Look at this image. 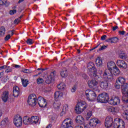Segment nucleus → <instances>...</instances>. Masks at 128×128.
Wrapping results in <instances>:
<instances>
[{
    "instance_id": "f3484780",
    "label": "nucleus",
    "mask_w": 128,
    "mask_h": 128,
    "mask_svg": "<svg viewBox=\"0 0 128 128\" xmlns=\"http://www.w3.org/2000/svg\"><path fill=\"white\" fill-rule=\"evenodd\" d=\"M20 94V88L18 86H14L13 88V96L15 98H18V96Z\"/></svg>"
},
{
    "instance_id": "79ce46f5",
    "label": "nucleus",
    "mask_w": 128,
    "mask_h": 128,
    "mask_svg": "<svg viewBox=\"0 0 128 128\" xmlns=\"http://www.w3.org/2000/svg\"><path fill=\"white\" fill-rule=\"evenodd\" d=\"M118 42V38L116 37H114V38H112V43L116 44Z\"/></svg>"
},
{
    "instance_id": "bb28decb",
    "label": "nucleus",
    "mask_w": 128,
    "mask_h": 128,
    "mask_svg": "<svg viewBox=\"0 0 128 128\" xmlns=\"http://www.w3.org/2000/svg\"><path fill=\"white\" fill-rule=\"evenodd\" d=\"M9 122L8 118H6L1 122V126L4 128V126H6V124H8Z\"/></svg>"
},
{
    "instance_id": "c03bdc74",
    "label": "nucleus",
    "mask_w": 128,
    "mask_h": 128,
    "mask_svg": "<svg viewBox=\"0 0 128 128\" xmlns=\"http://www.w3.org/2000/svg\"><path fill=\"white\" fill-rule=\"evenodd\" d=\"M9 14L12 15L14 14H16V10H10L9 12Z\"/></svg>"
},
{
    "instance_id": "37998d69",
    "label": "nucleus",
    "mask_w": 128,
    "mask_h": 128,
    "mask_svg": "<svg viewBox=\"0 0 128 128\" xmlns=\"http://www.w3.org/2000/svg\"><path fill=\"white\" fill-rule=\"evenodd\" d=\"M118 128H124V121L121 122V124H119V127Z\"/></svg>"
},
{
    "instance_id": "7ed1b4c3",
    "label": "nucleus",
    "mask_w": 128,
    "mask_h": 128,
    "mask_svg": "<svg viewBox=\"0 0 128 128\" xmlns=\"http://www.w3.org/2000/svg\"><path fill=\"white\" fill-rule=\"evenodd\" d=\"M109 99L108 94L106 92H103L98 96L96 100L98 102L106 104V102H108Z\"/></svg>"
},
{
    "instance_id": "72a5a7b5",
    "label": "nucleus",
    "mask_w": 128,
    "mask_h": 128,
    "mask_svg": "<svg viewBox=\"0 0 128 128\" xmlns=\"http://www.w3.org/2000/svg\"><path fill=\"white\" fill-rule=\"evenodd\" d=\"M93 76H94V80H97V82H100V76H98L96 75L98 74V70L96 71V72H93Z\"/></svg>"
},
{
    "instance_id": "58836bf2",
    "label": "nucleus",
    "mask_w": 128,
    "mask_h": 128,
    "mask_svg": "<svg viewBox=\"0 0 128 128\" xmlns=\"http://www.w3.org/2000/svg\"><path fill=\"white\" fill-rule=\"evenodd\" d=\"M36 82L38 84H42V82H44V79L39 78L36 80Z\"/></svg>"
},
{
    "instance_id": "dca6fc26",
    "label": "nucleus",
    "mask_w": 128,
    "mask_h": 128,
    "mask_svg": "<svg viewBox=\"0 0 128 128\" xmlns=\"http://www.w3.org/2000/svg\"><path fill=\"white\" fill-rule=\"evenodd\" d=\"M99 84L102 88H108V80H98Z\"/></svg>"
},
{
    "instance_id": "0eeeda50",
    "label": "nucleus",
    "mask_w": 128,
    "mask_h": 128,
    "mask_svg": "<svg viewBox=\"0 0 128 128\" xmlns=\"http://www.w3.org/2000/svg\"><path fill=\"white\" fill-rule=\"evenodd\" d=\"M72 124V122L70 118H67L65 119L62 122L61 125L62 128H74Z\"/></svg>"
},
{
    "instance_id": "473e14b6",
    "label": "nucleus",
    "mask_w": 128,
    "mask_h": 128,
    "mask_svg": "<svg viewBox=\"0 0 128 128\" xmlns=\"http://www.w3.org/2000/svg\"><path fill=\"white\" fill-rule=\"evenodd\" d=\"M119 58L122 60H126V58H128V56H126V54L124 53V52H122L119 55Z\"/></svg>"
},
{
    "instance_id": "412c9836",
    "label": "nucleus",
    "mask_w": 128,
    "mask_h": 128,
    "mask_svg": "<svg viewBox=\"0 0 128 128\" xmlns=\"http://www.w3.org/2000/svg\"><path fill=\"white\" fill-rule=\"evenodd\" d=\"M112 78L113 74L114 76H118V74H120V69H118V68L116 66L115 68L112 69Z\"/></svg>"
},
{
    "instance_id": "e433bc0d",
    "label": "nucleus",
    "mask_w": 128,
    "mask_h": 128,
    "mask_svg": "<svg viewBox=\"0 0 128 128\" xmlns=\"http://www.w3.org/2000/svg\"><path fill=\"white\" fill-rule=\"evenodd\" d=\"M0 6H8L7 0H0Z\"/></svg>"
},
{
    "instance_id": "b1692460",
    "label": "nucleus",
    "mask_w": 128,
    "mask_h": 128,
    "mask_svg": "<svg viewBox=\"0 0 128 128\" xmlns=\"http://www.w3.org/2000/svg\"><path fill=\"white\" fill-rule=\"evenodd\" d=\"M96 66H102V60L100 57H98L96 60Z\"/></svg>"
},
{
    "instance_id": "4be33fe9",
    "label": "nucleus",
    "mask_w": 128,
    "mask_h": 128,
    "mask_svg": "<svg viewBox=\"0 0 128 128\" xmlns=\"http://www.w3.org/2000/svg\"><path fill=\"white\" fill-rule=\"evenodd\" d=\"M124 82H126V79L124 77H119L116 80V83L120 84H121L122 86L126 84Z\"/></svg>"
},
{
    "instance_id": "393cba45",
    "label": "nucleus",
    "mask_w": 128,
    "mask_h": 128,
    "mask_svg": "<svg viewBox=\"0 0 128 128\" xmlns=\"http://www.w3.org/2000/svg\"><path fill=\"white\" fill-rule=\"evenodd\" d=\"M108 111L114 114H116L117 112H118V108H116L112 106L108 108Z\"/></svg>"
},
{
    "instance_id": "0e129e2a",
    "label": "nucleus",
    "mask_w": 128,
    "mask_h": 128,
    "mask_svg": "<svg viewBox=\"0 0 128 128\" xmlns=\"http://www.w3.org/2000/svg\"><path fill=\"white\" fill-rule=\"evenodd\" d=\"M118 26H113L112 27V30L114 31L116 30H118Z\"/></svg>"
},
{
    "instance_id": "6e6552de",
    "label": "nucleus",
    "mask_w": 128,
    "mask_h": 128,
    "mask_svg": "<svg viewBox=\"0 0 128 128\" xmlns=\"http://www.w3.org/2000/svg\"><path fill=\"white\" fill-rule=\"evenodd\" d=\"M14 122L17 128L22 126V116L18 115L14 116Z\"/></svg>"
},
{
    "instance_id": "de8ad7c7",
    "label": "nucleus",
    "mask_w": 128,
    "mask_h": 128,
    "mask_svg": "<svg viewBox=\"0 0 128 128\" xmlns=\"http://www.w3.org/2000/svg\"><path fill=\"white\" fill-rule=\"evenodd\" d=\"M63 110H68V105L66 104L63 106Z\"/></svg>"
},
{
    "instance_id": "a211bd4d",
    "label": "nucleus",
    "mask_w": 128,
    "mask_h": 128,
    "mask_svg": "<svg viewBox=\"0 0 128 128\" xmlns=\"http://www.w3.org/2000/svg\"><path fill=\"white\" fill-rule=\"evenodd\" d=\"M89 124L92 126H96L98 124H100V121L96 118H93L90 120Z\"/></svg>"
},
{
    "instance_id": "c756f323",
    "label": "nucleus",
    "mask_w": 128,
    "mask_h": 128,
    "mask_svg": "<svg viewBox=\"0 0 128 128\" xmlns=\"http://www.w3.org/2000/svg\"><path fill=\"white\" fill-rule=\"evenodd\" d=\"M122 121H118L116 120H114V122L113 124V128H119L120 124H121Z\"/></svg>"
},
{
    "instance_id": "7c9ffc66",
    "label": "nucleus",
    "mask_w": 128,
    "mask_h": 128,
    "mask_svg": "<svg viewBox=\"0 0 128 128\" xmlns=\"http://www.w3.org/2000/svg\"><path fill=\"white\" fill-rule=\"evenodd\" d=\"M6 34V28L4 26H2L0 28V36H4Z\"/></svg>"
},
{
    "instance_id": "f257e3e1",
    "label": "nucleus",
    "mask_w": 128,
    "mask_h": 128,
    "mask_svg": "<svg viewBox=\"0 0 128 128\" xmlns=\"http://www.w3.org/2000/svg\"><path fill=\"white\" fill-rule=\"evenodd\" d=\"M108 68L105 70L103 74V78H108V80H112V69L116 68V66L114 62L111 61L107 64Z\"/></svg>"
},
{
    "instance_id": "2eb2a0df",
    "label": "nucleus",
    "mask_w": 128,
    "mask_h": 128,
    "mask_svg": "<svg viewBox=\"0 0 128 128\" xmlns=\"http://www.w3.org/2000/svg\"><path fill=\"white\" fill-rule=\"evenodd\" d=\"M88 68L90 72H91L92 74H93V72L96 73V71L98 70L96 68L94 67V64L93 62L89 63L88 65Z\"/></svg>"
},
{
    "instance_id": "f8f14e48",
    "label": "nucleus",
    "mask_w": 128,
    "mask_h": 128,
    "mask_svg": "<svg viewBox=\"0 0 128 128\" xmlns=\"http://www.w3.org/2000/svg\"><path fill=\"white\" fill-rule=\"evenodd\" d=\"M112 122H114V119L110 116H108L105 120V126L106 128H110L112 126Z\"/></svg>"
},
{
    "instance_id": "c85d7f7f",
    "label": "nucleus",
    "mask_w": 128,
    "mask_h": 128,
    "mask_svg": "<svg viewBox=\"0 0 128 128\" xmlns=\"http://www.w3.org/2000/svg\"><path fill=\"white\" fill-rule=\"evenodd\" d=\"M57 88L60 90H66V84L61 82L57 86Z\"/></svg>"
},
{
    "instance_id": "13d9d810",
    "label": "nucleus",
    "mask_w": 128,
    "mask_h": 128,
    "mask_svg": "<svg viewBox=\"0 0 128 128\" xmlns=\"http://www.w3.org/2000/svg\"><path fill=\"white\" fill-rule=\"evenodd\" d=\"M66 110H64V108H62V111L60 113V116H64V114H66Z\"/></svg>"
},
{
    "instance_id": "4c0bfd02",
    "label": "nucleus",
    "mask_w": 128,
    "mask_h": 128,
    "mask_svg": "<svg viewBox=\"0 0 128 128\" xmlns=\"http://www.w3.org/2000/svg\"><path fill=\"white\" fill-rule=\"evenodd\" d=\"M56 114H53L52 115H50L49 116V118L51 122H53L54 121V120L56 119Z\"/></svg>"
},
{
    "instance_id": "3c124183",
    "label": "nucleus",
    "mask_w": 128,
    "mask_h": 128,
    "mask_svg": "<svg viewBox=\"0 0 128 128\" xmlns=\"http://www.w3.org/2000/svg\"><path fill=\"white\" fill-rule=\"evenodd\" d=\"M76 90V86H74L71 90L72 92H74Z\"/></svg>"
},
{
    "instance_id": "f704fd0d",
    "label": "nucleus",
    "mask_w": 128,
    "mask_h": 128,
    "mask_svg": "<svg viewBox=\"0 0 128 128\" xmlns=\"http://www.w3.org/2000/svg\"><path fill=\"white\" fill-rule=\"evenodd\" d=\"M60 96H62V92L60 91H57L54 93V98H58Z\"/></svg>"
},
{
    "instance_id": "2f4dec72",
    "label": "nucleus",
    "mask_w": 128,
    "mask_h": 128,
    "mask_svg": "<svg viewBox=\"0 0 128 128\" xmlns=\"http://www.w3.org/2000/svg\"><path fill=\"white\" fill-rule=\"evenodd\" d=\"M53 106L54 108H56L57 110L60 108V102L56 101L53 104Z\"/></svg>"
},
{
    "instance_id": "9b49d317",
    "label": "nucleus",
    "mask_w": 128,
    "mask_h": 128,
    "mask_svg": "<svg viewBox=\"0 0 128 128\" xmlns=\"http://www.w3.org/2000/svg\"><path fill=\"white\" fill-rule=\"evenodd\" d=\"M56 76V71H54L50 73V74L47 76L45 82L50 84H51L52 82H54V78Z\"/></svg>"
},
{
    "instance_id": "a18cd8bd",
    "label": "nucleus",
    "mask_w": 128,
    "mask_h": 128,
    "mask_svg": "<svg viewBox=\"0 0 128 128\" xmlns=\"http://www.w3.org/2000/svg\"><path fill=\"white\" fill-rule=\"evenodd\" d=\"M23 72H24L25 74H30L31 72L30 70H28V69H24L22 70Z\"/></svg>"
},
{
    "instance_id": "ddd939ff",
    "label": "nucleus",
    "mask_w": 128,
    "mask_h": 128,
    "mask_svg": "<svg viewBox=\"0 0 128 128\" xmlns=\"http://www.w3.org/2000/svg\"><path fill=\"white\" fill-rule=\"evenodd\" d=\"M117 66L119 68H124V70H126L128 68V64L124 60H118L116 62Z\"/></svg>"
},
{
    "instance_id": "39448f33",
    "label": "nucleus",
    "mask_w": 128,
    "mask_h": 128,
    "mask_svg": "<svg viewBox=\"0 0 128 128\" xmlns=\"http://www.w3.org/2000/svg\"><path fill=\"white\" fill-rule=\"evenodd\" d=\"M86 108V104L78 103L75 107V112L77 114H82Z\"/></svg>"
},
{
    "instance_id": "052dcab7",
    "label": "nucleus",
    "mask_w": 128,
    "mask_h": 128,
    "mask_svg": "<svg viewBox=\"0 0 128 128\" xmlns=\"http://www.w3.org/2000/svg\"><path fill=\"white\" fill-rule=\"evenodd\" d=\"M106 38V35H103L101 37V40H104Z\"/></svg>"
},
{
    "instance_id": "c9c22d12",
    "label": "nucleus",
    "mask_w": 128,
    "mask_h": 128,
    "mask_svg": "<svg viewBox=\"0 0 128 128\" xmlns=\"http://www.w3.org/2000/svg\"><path fill=\"white\" fill-rule=\"evenodd\" d=\"M92 116V110H88L87 112V115L86 116V119L88 120V118H90V116Z\"/></svg>"
},
{
    "instance_id": "a19ab883",
    "label": "nucleus",
    "mask_w": 128,
    "mask_h": 128,
    "mask_svg": "<svg viewBox=\"0 0 128 128\" xmlns=\"http://www.w3.org/2000/svg\"><path fill=\"white\" fill-rule=\"evenodd\" d=\"M115 88L117 90H120V86H122V85L120 84H118L116 82L114 84Z\"/></svg>"
},
{
    "instance_id": "aec40b11",
    "label": "nucleus",
    "mask_w": 128,
    "mask_h": 128,
    "mask_svg": "<svg viewBox=\"0 0 128 128\" xmlns=\"http://www.w3.org/2000/svg\"><path fill=\"white\" fill-rule=\"evenodd\" d=\"M2 99L4 102H6L8 100V92L5 91L3 92L2 96Z\"/></svg>"
},
{
    "instance_id": "603ef678",
    "label": "nucleus",
    "mask_w": 128,
    "mask_h": 128,
    "mask_svg": "<svg viewBox=\"0 0 128 128\" xmlns=\"http://www.w3.org/2000/svg\"><path fill=\"white\" fill-rule=\"evenodd\" d=\"M84 128H90L92 126V125L90 124L89 123L88 124H87L86 125H84Z\"/></svg>"
},
{
    "instance_id": "338daca9",
    "label": "nucleus",
    "mask_w": 128,
    "mask_h": 128,
    "mask_svg": "<svg viewBox=\"0 0 128 128\" xmlns=\"http://www.w3.org/2000/svg\"><path fill=\"white\" fill-rule=\"evenodd\" d=\"M52 124H49L46 127V128H52Z\"/></svg>"
},
{
    "instance_id": "ea45409f",
    "label": "nucleus",
    "mask_w": 128,
    "mask_h": 128,
    "mask_svg": "<svg viewBox=\"0 0 128 128\" xmlns=\"http://www.w3.org/2000/svg\"><path fill=\"white\" fill-rule=\"evenodd\" d=\"M26 42L27 44H34V40L32 39L28 38L26 41Z\"/></svg>"
},
{
    "instance_id": "f03ea898",
    "label": "nucleus",
    "mask_w": 128,
    "mask_h": 128,
    "mask_svg": "<svg viewBox=\"0 0 128 128\" xmlns=\"http://www.w3.org/2000/svg\"><path fill=\"white\" fill-rule=\"evenodd\" d=\"M122 92L124 96L122 98V102L123 104H128V98H126V96H128V83H126L124 84L121 87Z\"/></svg>"
},
{
    "instance_id": "9d476101",
    "label": "nucleus",
    "mask_w": 128,
    "mask_h": 128,
    "mask_svg": "<svg viewBox=\"0 0 128 128\" xmlns=\"http://www.w3.org/2000/svg\"><path fill=\"white\" fill-rule=\"evenodd\" d=\"M38 104L40 108H46L48 102L46 100L44 99L42 96H39L38 98Z\"/></svg>"
},
{
    "instance_id": "09e8293b",
    "label": "nucleus",
    "mask_w": 128,
    "mask_h": 128,
    "mask_svg": "<svg viewBox=\"0 0 128 128\" xmlns=\"http://www.w3.org/2000/svg\"><path fill=\"white\" fill-rule=\"evenodd\" d=\"M106 48H108V46H101V48H99V50H106Z\"/></svg>"
},
{
    "instance_id": "680f3d73",
    "label": "nucleus",
    "mask_w": 128,
    "mask_h": 128,
    "mask_svg": "<svg viewBox=\"0 0 128 128\" xmlns=\"http://www.w3.org/2000/svg\"><path fill=\"white\" fill-rule=\"evenodd\" d=\"M4 68H8V66L4 65V66H0V70H2Z\"/></svg>"
},
{
    "instance_id": "6e6d98bb",
    "label": "nucleus",
    "mask_w": 128,
    "mask_h": 128,
    "mask_svg": "<svg viewBox=\"0 0 128 128\" xmlns=\"http://www.w3.org/2000/svg\"><path fill=\"white\" fill-rule=\"evenodd\" d=\"M118 33H119V34H121V36H124L126 34V31H124V30H122V31L119 30L118 31Z\"/></svg>"
},
{
    "instance_id": "49530a36",
    "label": "nucleus",
    "mask_w": 128,
    "mask_h": 128,
    "mask_svg": "<svg viewBox=\"0 0 128 128\" xmlns=\"http://www.w3.org/2000/svg\"><path fill=\"white\" fill-rule=\"evenodd\" d=\"M30 120L31 124H34V116H32L31 118H30Z\"/></svg>"
},
{
    "instance_id": "4d7b16f0",
    "label": "nucleus",
    "mask_w": 128,
    "mask_h": 128,
    "mask_svg": "<svg viewBox=\"0 0 128 128\" xmlns=\"http://www.w3.org/2000/svg\"><path fill=\"white\" fill-rule=\"evenodd\" d=\"M20 22V18H16L14 20V24H18V22Z\"/></svg>"
},
{
    "instance_id": "20e7f679",
    "label": "nucleus",
    "mask_w": 128,
    "mask_h": 128,
    "mask_svg": "<svg viewBox=\"0 0 128 128\" xmlns=\"http://www.w3.org/2000/svg\"><path fill=\"white\" fill-rule=\"evenodd\" d=\"M85 96L86 100L89 102H93L96 98V94L92 90H87L85 92Z\"/></svg>"
},
{
    "instance_id": "e2e57ef3",
    "label": "nucleus",
    "mask_w": 128,
    "mask_h": 128,
    "mask_svg": "<svg viewBox=\"0 0 128 128\" xmlns=\"http://www.w3.org/2000/svg\"><path fill=\"white\" fill-rule=\"evenodd\" d=\"M12 70V68L7 69L6 70L5 72H6V74H8V72H10Z\"/></svg>"
},
{
    "instance_id": "423d86ee",
    "label": "nucleus",
    "mask_w": 128,
    "mask_h": 128,
    "mask_svg": "<svg viewBox=\"0 0 128 128\" xmlns=\"http://www.w3.org/2000/svg\"><path fill=\"white\" fill-rule=\"evenodd\" d=\"M28 104L31 106H34L36 104V94H31L28 97V100H27Z\"/></svg>"
},
{
    "instance_id": "774afa93",
    "label": "nucleus",
    "mask_w": 128,
    "mask_h": 128,
    "mask_svg": "<svg viewBox=\"0 0 128 128\" xmlns=\"http://www.w3.org/2000/svg\"><path fill=\"white\" fill-rule=\"evenodd\" d=\"M74 128H84L80 126H76L74 127Z\"/></svg>"
},
{
    "instance_id": "4468645a",
    "label": "nucleus",
    "mask_w": 128,
    "mask_h": 128,
    "mask_svg": "<svg viewBox=\"0 0 128 128\" xmlns=\"http://www.w3.org/2000/svg\"><path fill=\"white\" fill-rule=\"evenodd\" d=\"M98 84V81L96 80H92L90 81H88V86L90 88H94V86H96Z\"/></svg>"
},
{
    "instance_id": "1a4fd4ad",
    "label": "nucleus",
    "mask_w": 128,
    "mask_h": 128,
    "mask_svg": "<svg viewBox=\"0 0 128 128\" xmlns=\"http://www.w3.org/2000/svg\"><path fill=\"white\" fill-rule=\"evenodd\" d=\"M108 102L112 106H116L118 104H120V98L118 96H114L108 100Z\"/></svg>"
},
{
    "instance_id": "5fc2aeb1",
    "label": "nucleus",
    "mask_w": 128,
    "mask_h": 128,
    "mask_svg": "<svg viewBox=\"0 0 128 128\" xmlns=\"http://www.w3.org/2000/svg\"><path fill=\"white\" fill-rule=\"evenodd\" d=\"M10 35L8 34L7 35L5 38H4V40H10Z\"/></svg>"
},
{
    "instance_id": "8fccbe9b",
    "label": "nucleus",
    "mask_w": 128,
    "mask_h": 128,
    "mask_svg": "<svg viewBox=\"0 0 128 128\" xmlns=\"http://www.w3.org/2000/svg\"><path fill=\"white\" fill-rule=\"evenodd\" d=\"M82 78L84 80H88V76L86 74H82Z\"/></svg>"
},
{
    "instance_id": "a878e982",
    "label": "nucleus",
    "mask_w": 128,
    "mask_h": 128,
    "mask_svg": "<svg viewBox=\"0 0 128 128\" xmlns=\"http://www.w3.org/2000/svg\"><path fill=\"white\" fill-rule=\"evenodd\" d=\"M60 74L62 78H66L68 76V70L66 68H63L60 72Z\"/></svg>"
},
{
    "instance_id": "cd10ccee",
    "label": "nucleus",
    "mask_w": 128,
    "mask_h": 128,
    "mask_svg": "<svg viewBox=\"0 0 128 128\" xmlns=\"http://www.w3.org/2000/svg\"><path fill=\"white\" fill-rule=\"evenodd\" d=\"M21 80L22 85L24 88H26L28 86V84H30V82H28V80L27 79L21 78Z\"/></svg>"
},
{
    "instance_id": "6ab92c4d",
    "label": "nucleus",
    "mask_w": 128,
    "mask_h": 128,
    "mask_svg": "<svg viewBox=\"0 0 128 128\" xmlns=\"http://www.w3.org/2000/svg\"><path fill=\"white\" fill-rule=\"evenodd\" d=\"M76 122L79 124H84V119L81 116H78L76 117Z\"/></svg>"
},
{
    "instance_id": "5701e85b",
    "label": "nucleus",
    "mask_w": 128,
    "mask_h": 128,
    "mask_svg": "<svg viewBox=\"0 0 128 128\" xmlns=\"http://www.w3.org/2000/svg\"><path fill=\"white\" fill-rule=\"evenodd\" d=\"M23 122L24 124H30V118L28 116H25L23 118Z\"/></svg>"
},
{
    "instance_id": "864d4df0",
    "label": "nucleus",
    "mask_w": 128,
    "mask_h": 128,
    "mask_svg": "<svg viewBox=\"0 0 128 128\" xmlns=\"http://www.w3.org/2000/svg\"><path fill=\"white\" fill-rule=\"evenodd\" d=\"M34 124H38V118L36 116H34Z\"/></svg>"
},
{
    "instance_id": "69168bd1",
    "label": "nucleus",
    "mask_w": 128,
    "mask_h": 128,
    "mask_svg": "<svg viewBox=\"0 0 128 128\" xmlns=\"http://www.w3.org/2000/svg\"><path fill=\"white\" fill-rule=\"evenodd\" d=\"M14 68H20V66L18 64H14Z\"/></svg>"
},
{
    "instance_id": "bf43d9fd",
    "label": "nucleus",
    "mask_w": 128,
    "mask_h": 128,
    "mask_svg": "<svg viewBox=\"0 0 128 128\" xmlns=\"http://www.w3.org/2000/svg\"><path fill=\"white\" fill-rule=\"evenodd\" d=\"M107 42H112V38H109L106 40Z\"/></svg>"
}]
</instances>
